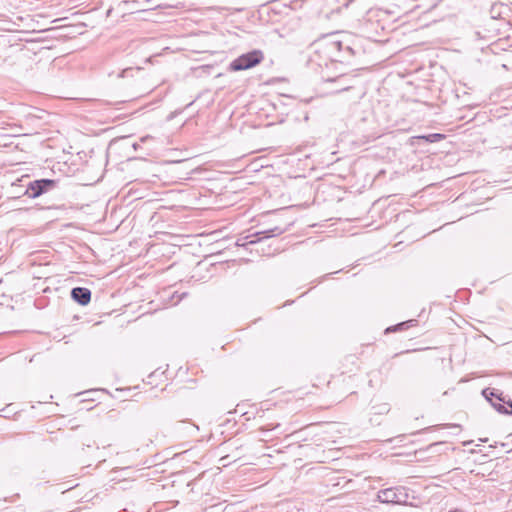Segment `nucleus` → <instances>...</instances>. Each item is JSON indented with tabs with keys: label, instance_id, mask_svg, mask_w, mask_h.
<instances>
[{
	"label": "nucleus",
	"instance_id": "nucleus-1",
	"mask_svg": "<svg viewBox=\"0 0 512 512\" xmlns=\"http://www.w3.org/2000/svg\"><path fill=\"white\" fill-rule=\"evenodd\" d=\"M312 45L316 47V52L324 54L329 61L347 65L352 64V59L360 51L355 46V40L349 34L325 35Z\"/></svg>",
	"mask_w": 512,
	"mask_h": 512
},
{
	"label": "nucleus",
	"instance_id": "nucleus-2",
	"mask_svg": "<svg viewBox=\"0 0 512 512\" xmlns=\"http://www.w3.org/2000/svg\"><path fill=\"white\" fill-rule=\"evenodd\" d=\"M482 395L491 403L494 409L504 415H512V400L506 399L503 392L496 388H485Z\"/></svg>",
	"mask_w": 512,
	"mask_h": 512
},
{
	"label": "nucleus",
	"instance_id": "nucleus-3",
	"mask_svg": "<svg viewBox=\"0 0 512 512\" xmlns=\"http://www.w3.org/2000/svg\"><path fill=\"white\" fill-rule=\"evenodd\" d=\"M377 499L385 504L408 505V489L404 486L381 489L377 493Z\"/></svg>",
	"mask_w": 512,
	"mask_h": 512
},
{
	"label": "nucleus",
	"instance_id": "nucleus-4",
	"mask_svg": "<svg viewBox=\"0 0 512 512\" xmlns=\"http://www.w3.org/2000/svg\"><path fill=\"white\" fill-rule=\"evenodd\" d=\"M58 184L59 180L56 179H35L27 183L24 195L28 198L36 199L56 189Z\"/></svg>",
	"mask_w": 512,
	"mask_h": 512
},
{
	"label": "nucleus",
	"instance_id": "nucleus-5",
	"mask_svg": "<svg viewBox=\"0 0 512 512\" xmlns=\"http://www.w3.org/2000/svg\"><path fill=\"white\" fill-rule=\"evenodd\" d=\"M264 59L263 52L261 50H252L244 53L234 59L229 68L231 71H243L255 67L260 64Z\"/></svg>",
	"mask_w": 512,
	"mask_h": 512
},
{
	"label": "nucleus",
	"instance_id": "nucleus-6",
	"mask_svg": "<svg viewBox=\"0 0 512 512\" xmlns=\"http://www.w3.org/2000/svg\"><path fill=\"white\" fill-rule=\"evenodd\" d=\"M286 228L275 226L273 228H269L262 231H257L251 235H248L244 238H239L236 241V245L239 247L247 248L248 245H253L262 242L264 239H269L272 237L279 236L286 232Z\"/></svg>",
	"mask_w": 512,
	"mask_h": 512
},
{
	"label": "nucleus",
	"instance_id": "nucleus-7",
	"mask_svg": "<svg viewBox=\"0 0 512 512\" xmlns=\"http://www.w3.org/2000/svg\"><path fill=\"white\" fill-rule=\"evenodd\" d=\"M458 9V0H438L437 2L430 5L429 8L425 11V13L443 10L445 12L442 15H440V18L445 19L447 17L455 16Z\"/></svg>",
	"mask_w": 512,
	"mask_h": 512
},
{
	"label": "nucleus",
	"instance_id": "nucleus-8",
	"mask_svg": "<svg viewBox=\"0 0 512 512\" xmlns=\"http://www.w3.org/2000/svg\"><path fill=\"white\" fill-rule=\"evenodd\" d=\"M326 83H336L337 87L335 88V92H343L353 88V83L356 80L354 75H350L348 73H340L336 76H322Z\"/></svg>",
	"mask_w": 512,
	"mask_h": 512
},
{
	"label": "nucleus",
	"instance_id": "nucleus-9",
	"mask_svg": "<svg viewBox=\"0 0 512 512\" xmlns=\"http://www.w3.org/2000/svg\"><path fill=\"white\" fill-rule=\"evenodd\" d=\"M91 295V290L86 287H74L70 292L72 300L82 306L90 303Z\"/></svg>",
	"mask_w": 512,
	"mask_h": 512
},
{
	"label": "nucleus",
	"instance_id": "nucleus-10",
	"mask_svg": "<svg viewBox=\"0 0 512 512\" xmlns=\"http://www.w3.org/2000/svg\"><path fill=\"white\" fill-rule=\"evenodd\" d=\"M417 324V320L415 319H411V320H407V321H403V322H400L396 325H393V326H390L388 328L385 329V333L388 334V333H391V332H397V331H402V330H405V329H408L412 326H415Z\"/></svg>",
	"mask_w": 512,
	"mask_h": 512
},
{
	"label": "nucleus",
	"instance_id": "nucleus-11",
	"mask_svg": "<svg viewBox=\"0 0 512 512\" xmlns=\"http://www.w3.org/2000/svg\"><path fill=\"white\" fill-rule=\"evenodd\" d=\"M503 10H507V8L503 4H493L490 8V16L492 19H498L503 17Z\"/></svg>",
	"mask_w": 512,
	"mask_h": 512
},
{
	"label": "nucleus",
	"instance_id": "nucleus-12",
	"mask_svg": "<svg viewBox=\"0 0 512 512\" xmlns=\"http://www.w3.org/2000/svg\"><path fill=\"white\" fill-rule=\"evenodd\" d=\"M371 410H372V414L383 415V414H387L389 412L390 407H389V404H387V403H381L379 405L372 406Z\"/></svg>",
	"mask_w": 512,
	"mask_h": 512
},
{
	"label": "nucleus",
	"instance_id": "nucleus-13",
	"mask_svg": "<svg viewBox=\"0 0 512 512\" xmlns=\"http://www.w3.org/2000/svg\"><path fill=\"white\" fill-rule=\"evenodd\" d=\"M353 2L354 0H345L341 6L332 8L331 11L326 14V17L331 18L333 14H339L343 8H348Z\"/></svg>",
	"mask_w": 512,
	"mask_h": 512
},
{
	"label": "nucleus",
	"instance_id": "nucleus-14",
	"mask_svg": "<svg viewBox=\"0 0 512 512\" xmlns=\"http://www.w3.org/2000/svg\"><path fill=\"white\" fill-rule=\"evenodd\" d=\"M135 69L133 68H126L123 69L120 73L117 74L118 78H125V77H132Z\"/></svg>",
	"mask_w": 512,
	"mask_h": 512
},
{
	"label": "nucleus",
	"instance_id": "nucleus-15",
	"mask_svg": "<svg viewBox=\"0 0 512 512\" xmlns=\"http://www.w3.org/2000/svg\"><path fill=\"white\" fill-rule=\"evenodd\" d=\"M444 12H445V11H443V10H437V11H435V12H431L430 14H434V16H435V17H434V19H433L432 21H433V22H437V21L442 20V19L440 18V15H442Z\"/></svg>",
	"mask_w": 512,
	"mask_h": 512
},
{
	"label": "nucleus",
	"instance_id": "nucleus-16",
	"mask_svg": "<svg viewBox=\"0 0 512 512\" xmlns=\"http://www.w3.org/2000/svg\"><path fill=\"white\" fill-rule=\"evenodd\" d=\"M444 136L442 134H430L428 138H432L430 141L438 140L440 138H443Z\"/></svg>",
	"mask_w": 512,
	"mask_h": 512
},
{
	"label": "nucleus",
	"instance_id": "nucleus-17",
	"mask_svg": "<svg viewBox=\"0 0 512 512\" xmlns=\"http://www.w3.org/2000/svg\"><path fill=\"white\" fill-rule=\"evenodd\" d=\"M152 139H153V137H152V136H150V135H146V136H143V137H141V138H140V142H141V143H145L146 141H148V140H152Z\"/></svg>",
	"mask_w": 512,
	"mask_h": 512
},
{
	"label": "nucleus",
	"instance_id": "nucleus-18",
	"mask_svg": "<svg viewBox=\"0 0 512 512\" xmlns=\"http://www.w3.org/2000/svg\"><path fill=\"white\" fill-rule=\"evenodd\" d=\"M442 444H443V442H436V443H433V444H431V445L429 446V449H432V448H434V447H436V446H438V445H442Z\"/></svg>",
	"mask_w": 512,
	"mask_h": 512
},
{
	"label": "nucleus",
	"instance_id": "nucleus-19",
	"mask_svg": "<svg viewBox=\"0 0 512 512\" xmlns=\"http://www.w3.org/2000/svg\"><path fill=\"white\" fill-rule=\"evenodd\" d=\"M198 478H195L194 480L188 482L187 486H193L197 482Z\"/></svg>",
	"mask_w": 512,
	"mask_h": 512
},
{
	"label": "nucleus",
	"instance_id": "nucleus-20",
	"mask_svg": "<svg viewBox=\"0 0 512 512\" xmlns=\"http://www.w3.org/2000/svg\"><path fill=\"white\" fill-rule=\"evenodd\" d=\"M139 147H140V143L135 142V143L133 144V148H134V150H137Z\"/></svg>",
	"mask_w": 512,
	"mask_h": 512
},
{
	"label": "nucleus",
	"instance_id": "nucleus-21",
	"mask_svg": "<svg viewBox=\"0 0 512 512\" xmlns=\"http://www.w3.org/2000/svg\"><path fill=\"white\" fill-rule=\"evenodd\" d=\"M186 295H187V293H182V294H181V296L179 297V300H181L182 298H184Z\"/></svg>",
	"mask_w": 512,
	"mask_h": 512
},
{
	"label": "nucleus",
	"instance_id": "nucleus-22",
	"mask_svg": "<svg viewBox=\"0 0 512 512\" xmlns=\"http://www.w3.org/2000/svg\"><path fill=\"white\" fill-rule=\"evenodd\" d=\"M449 512H462L461 510H458V509H454V510H451Z\"/></svg>",
	"mask_w": 512,
	"mask_h": 512
},
{
	"label": "nucleus",
	"instance_id": "nucleus-23",
	"mask_svg": "<svg viewBox=\"0 0 512 512\" xmlns=\"http://www.w3.org/2000/svg\"><path fill=\"white\" fill-rule=\"evenodd\" d=\"M111 11H112V9H109V10L107 11V16H109V15H110Z\"/></svg>",
	"mask_w": 512,
	"mask_h": 512
},
{
	"label": "nucleus",
	"instance_id": "nucleus-24",
	"mask_svg": "<svg viewBox=\"0 0 512 512\" xmlns=\"http://www.w3.org/2000/svg\"><path fill=\"white\" fill-rule=\"evenodd\" d=\"M487 440H488L487 438H485V439H480V441H481V442H487Z\"/></svg>",
	"mask_w": 512,
	"mask_h": 512
}]
</instances>
